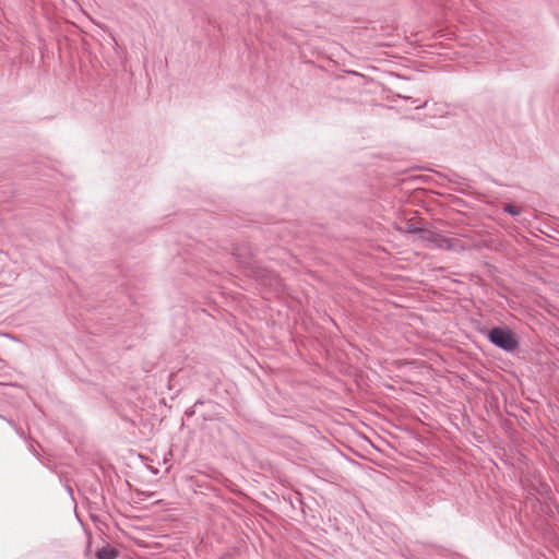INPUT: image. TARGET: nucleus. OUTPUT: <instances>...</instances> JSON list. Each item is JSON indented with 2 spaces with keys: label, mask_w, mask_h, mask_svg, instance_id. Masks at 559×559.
<instances>
[{
  "label": "nucleus",
  "mask_w": 559,
  "mask_h": 559,
  "mask_svg": "<svg viewBox=\"0 0 559 559\" xmlns=\"http://www.w3.org/2000/svg\"><path fill=\"white\" fill-rule=\"evenodd\" d=\"M488 340L497 347L513 352L518 348L519 342L513 332L506 328H493L488 332Z\"/></svg>",
  "instance_id": "f03ea898"
},
{
  "label": "nucleus",
  "mask_w": 559,
  "mask_h": 559,
  "mask_svg": "<svg viewBox=\"0 0 559 559\" xmlns=\"http://www.w3.org/2000/svg\"><path fill=\"white\" fill-rule=\"evenodd\" d=\"M407 233L416 234L423 233L425 234L424 238L430 241L436 248L445 249L451 251H460L465 248L461 239L456 237H447L440 234L425 231L420 228H416L413 225H409L406 229Z\"/></svg>",
  "instance_id": "f257e3e1"
},
{
  "label": "nucleus",
  "mask_w": 559,
  "mask_h": 559,
  "mask_svg": "<svg viewBox=\"0 0 559 559\" xmlns=\"http://www.w3.org/2000/svg\"><path fill=\"white\" fill-rule=\"evenodd\" d=\"M532 276H535V274L526 272L525 278L528 281Z\"/></svg>",
  "instance_id": "20e7f679"
},
{
  "label": "nucleus",
  "mask_w": 559,
  "mask_h": 559,
  "mask_svg": "<svg viewBox=\"0 0 559 559\" xmlns=\"http://www.w3.org/2000/svg\"><path fill=\"white\" fill-rule=\"evenodd\" d=\"M506 210H507L508 212H510L511 214H514V213H515V212L513 211L512 206H510V205H509V206H507V207H506Z\"/></svg>",
  "instance_id": "39448f33"
},
{
  "label": "nucleus",
  "mask_w": 559,
  "mask_h": 559,
  "mask_svg": "<svg viewBox=\"0 0 559 559\" xmlns=\"http://www.w3.org/2000/svg\"><path fill=\"white\" fill-rule=\"evenodd\" d=\"M118 556V550L110 546L102 547L96 551L97 559H116Z\"/></svg>",
  "instance_id": "7ed1b4c3"
}]
</instances>
